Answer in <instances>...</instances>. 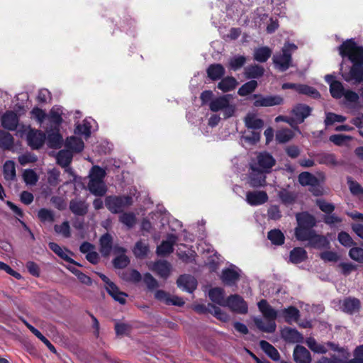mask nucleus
I'll return each mask as SVG.
<instances>
[{"label":"nucleus","mask_w":363,"mask_h":363,"mask_svg":"<svg viewBox=\"0 0 363 363\" xmlns=\"http://www.w3.org/2000/svg\"><path fill=\"white\" fill-rule=\"evenodd\" d=\"M63 108L60 106H54L48 116L50 122L58 128L62 123Z\"/></svg>","instance_id":"nucleus-26"},{"label":"nucleus","mask_w":363,"mask_h":363,"mask_svg":"<svg viewBox=\"0 0 363 363\" xmlns=\"http://www.w3.org/2000/svg\"><path fill=\"white\" fill-rule=\"evenodd\" d=\"M95 129H97L95 120L91 118H86L82 124H77L76 125L74 133L88 138L90 136L91 130H94Z\"/></svg>","instance_id":"nucleus-19"},{"label":"nucleus","mask_w":363,"mask_h":363,"mask_svg":"<svg viewBox=\"0 0 363 363\" xmlns=\"http://www.w3.org/2000/svg\"><path fill=\"white\" fill-rule=\"evenodd\" d=\"M171 265L167 261H157L153 265V270L162 278H167L170 274Z\"/></svg>","instance_id":"nucleus-36"},{"label":"nucleus","mask_w":363,"mask_h":363,"mask_svg":"<svg viewBox=\"0 0 363 363\" xmlns=\"http://www.w3.org/2000/svg\"><path fill=\"white\" fill-rule=\"evenodd\" d=\"M278 196L281 202L285 205H290L295 202L296 199V194L293 191H288L286 189L281 190Z\"/></svg>","instance_id":"nucleus-49"},{"label":"nucleus","mask_w":363,"mask_h":363,"mask_svg":"<svg viewBox=\"0 0 363 363\" xmlns=\"http://www.w3.org/2000/svg\"><path fill=\"white\" fill-rule=\"evenodd\" d=\"M133 203L131 196H108L105 199V206L112 213H122Z\"/></svg>","instance_id":"nucleus-6"},{"label":"nucleus","mask_w":363,"mask_h":363,"mask_svg":"<svg viewBox=\"0 0 363 363\" xmlns=\"http://www.w3.org/2000/svg\"><path fill=\"white\" fill-rule=\"evenodd\" d=\"M340 307L344 313L352 315L360 311L362 305L358 298L354 297H347L342 300Z\"/></svg>","instance_id":"nucleus-18"},{"label":"nucleus","mask_w":363,"mask_h":363,"mask_svg":"<svg viewBox=\"0 0 363 363\" xmlns=\"http://www.w3.org/2000/svg\"><path fill=\"white\" fill-rule=\"evenodd\" d=\"M240 269L235 265L224 269L222 272L221 279L223 282L228 286H233L238 281Z\"/></svg>","instance_id":"nucleus-13"},{"label":"nucleus","mask_w":363,"mask_h":363,"mask_svg":"<svg viewBox=\"0 0 363 363\" xmlns=\"http://www.w3.org/2000/svg\"><path fill=\"white\" fill-rule=\"evenodd\" d=\"M49 247L56 255L60 257L62 259L68 261L69 257L68 256L69 251L63 250L59 245L55 242H50L49 243Z\"/></svg>","instance_id":"nucleus-61"},{"label":"nucleus","mask_w":363,"mask_h":363,"mask_svg":"<svg viewBox=\"0 0 363 363\" xmlns=\"http://www.w3.org/2000/svg\"><path fill=\"white\" fill-rule=\"evenodd\" d=\"M257 86V82L255 80H251L242 85L238 91V94L241 96H245L253 92Z\"/></svg>","instance_id":"nucleus-53"},{"label":"nucleus","mask_w":363,"mask_h":363,"mask_svg":"<svg viewBox=\"0 0 363 363\" xmlns=\"http://www.w3.org/2000/svg\"><path fill=\"white\" fill-rule=\"evenodd\" d=\"M347 184L352 194L357 196H363V188L359 183L353 181L351 177H348Z\"/></svg>","instance_id":"nucleus-60"},{"label":"nucleus","mask_w":363,"mask_h":363,"mask_svg":"<svg viewBox=\"0 0 363 363\" xmlns=\"http://www.w3.org/2000/svg\"><path fill=\"white\" fill-rule=\"evenodd\" d=\"M297 46L294 43H286L281 52L273 56V62L275 67L281 72H284L291 65L292 53L296 51Z\"/></svg>","instance_id":"nucleus-4"},{"label":"nucleus","mask_w":363,"mask_h":363,"mask_svg":"<svg viewBox=\"0 0 363 363\" xmlns=\"http://www.w3.org/2000/svg\"><path fill=\"white\" fill-rule=\"evenodd\" d=\"M330 92L333 98L340 99L343 96L345 91L342 83L337 81L330 83Z\"/></svg>","instance_id":"nucleus-54"},{"label":"nucleus","mask_w":363,"mask_h":363,"mask_svg":"<svg viewBox=\"0 0 363 363\" xmlns=\"http://www.w3.org/2000/svg\"><path fill=\"white\" fill-rule=\"evenodd\" d=\"M312 108L306 104H298L296 105L292 111V120L296 123H301L304 120L311 115Z\"/></svg>","instance_id":"nucleus-15"},{"label":"nucleus","mask_w":363,"mask_h":363,"mask_svg":"<svg viewBox=\"0 0 363 363\" xmlns=\"http://www.w3.org/2000/svg\"><path fill=\"white\" fill-rule=\"evenodd\" d=\"M268 200L267 194L264 191H247L246 193V202L250 206H259Z\"/></svg>","instance_id":"nucleus-20"},{"label":"nucleus","mask_w":363,"mask_h":363,"mask_svg":"<svg viewBox=\"0 0 363 363\" xmlns=\"http://www.w3.org/2000/svg\"><path fill=\"white\" fill-rule=\"evenodd\" d=\"M106 175V170L99 166L95 165L90 169L88 189L92 194L101 196L106 193L107 188L104 181Z\"/></svg>","instance_id":"nucleus-3"},{"label":"nucleus","mask_w":363,"mask_h":363,"mask_svg":"<svg viewBox=\"0 0 363 363\" xmlns=\"http://www.w3.org/2000/svg\"><path fill=\"white\" fill-rule=\"evenodd\" d=\"M177 284L179 289L189 293H193L197 287L196 279L189 274L181 275L178 278Z\"/></svg>","instance_id":"nucleus-17"},{"label":"nucleus","mask_w":363,"mask_h":363,"mask_svg":"<svg viewBox=\"0 0 363 363\" xmlns=\"http://www.w3.org/2000/svg\"><path fill=\"white\" fill-rule=\"evenodd\" d=\"M251 172L249 176V184L252 187H260L266 184L267 172L257 168L256 164H250Z\"/></svg>","instance_id":"nucleus-9"},{"label":"nucleus","mask_w":363,"mask_h":363,"mask_svg":"<svg viewBox=\"0 0 363 363\" xmlns=\"http://www.w3.org/2000/svg\"><path fill=\"white\" fill-rule=\"evenodd\" d=\"M339 54L344 59L347 57L352 63L350 70L342 71L345 81L356 85L363 82V48L357 46L352 40H347L338 48Z\"/></svg>","instance_id":"nucleus-1"},{"label":"nucleus","mask_w":363,"mask_h":363,"mask_svg":"<svg viewBox=\"0 0 363 363\" xmlns=\"http://www.w3.org/2000/svg\"><path fill=\"white\" fill-rule=\"evenodd\" d=\"M210 299L221 306H225L226 299L224 298V290L219 287L211 289L208 292Z\"/></svg>","instance_id":"nucleus-35"},{"label":"nucleus","mask_w":363,"mask_h":363,"mask_svg":"<svg viewBox=\"0 0 363 363\" xmlns=\"http://www.w3.org/2000/svg\"><path fill=\"white\" fill-rule=\"evenodd\" d=\"M65 147L72 152H80L84 147V144L81 138L75 136H70L67 138Z\"/></svg>","instance_id":"nucleus-31"},{"label":"nucleus","mask_w":363,"mask_h":363,"mask_svg":"<svg viewBox=\"0 0 363 363\" xmlns=\"http://www.w3.org/2000/svg\"><path fill=\"white\" fill-rule=\"evenodd\" d=\"M294 137V133L291 130L285 128L278 130L276 133V140L279 143L289 142Z\"/></svg>","instance_id":"nucleus-52"},{"label":"nucleus","mask_w":363,"mask_h":363,"mask_svg":"<svg viewBox=\"0 0 363 363\" xmlns=\"http://www.w3.org/2000/svg\"><path fill=\"white\" fill-rule=\"evenodd\" d=\"M23 179L27 185H35L38 180V177L33 169H25L23 172Z\"/></svg>","instance_id":"nucleus-55"},{"label":"nucleus","mask_w":363,"mask_h":363,"mask_svg":"<svg viewBox=\"0 0 363 363\" xmlns=\"http://www.w3.org/2000/svg\"><path fill=\"white\" fill-rule=\"evenodd\" d=\"M28 145L34 150L40 148L45 142V134L40 130H30L26 136Z\"/></svg>","instance_id":"nucleus-14"},{"label":"nucleus","mask_w":363,"mask_h":363,"mask_svg":"<svg viewBox=\"0 0 363 363\" xmlns=\"http://www.w3.org/2000/svg\"><path fill=\"white\" fill-rule=\"evenodd\" d=\"M72 151L69 149L62 150L56 155L57 162L62 167L69 166L72 160Z\"/></svg>","instance_id":"nucleus-32"},{"label":"nucleus","mask_w":363,"mask_h":363,"mask_svg":"<svg viewBox=\"0 0 363 363\" xmlns=\"http://www.w3.org/2000/svg\"><path fill=\"white\" fill-rule=\"evenodd\" d=\"M350 257L359 262L363 263V249L359 247H352L349 251Z\"/></svg>","instance_id":"nucleus-64"},{"label":"nucleus","mask_w":363,"mask_h":363,"mask_svg":"<svg viewBox=\"0 0 363 363\" xmlns=\"http://www.w3.org/2000/svg\"><path fill=\"white\" fill-rule=\"evenodd\" d=\"M225 306L228 307L232 311L240 314H245L248 311L247 303L240 296L237 294L228 296Z\"/></svg>","instance_id":"nucleus-8"},{"label":"nucleus","mask_w":363,"mask_h":363,"mask_svg":"<svg viewBox=\"0 0 363 363\" xmlns=\"http://www.w3.org/2000/svg\"><path fill=\"white\" fill-rule=\"evenodd\" d=\"M208 77L215 81L220 79L225 74V68L220 64L211 65L207 70Z\"/></svg>","instance_id":"nucleus-33"},{"label":"nucleus","mask_w":363,"mask_h":363,"mask_svg":"<svg viewBox=\"0 0 363 363\" xmlns=\"http://www.w3.org/2000/svg\"><path fill=\"white\" fill-rule=\"evenodd\" d=\"M307 258V252L302 247H295L290 252L289 259L292 263L298 264L305 261Z\"/></svg>","instance_id":"nucleus-41"},{"label":"nucleus","mask_w":363,"mask_h":363,"mask_svg":"<svg viewBox=\"0 0 363 363\" xmlns=\"http://www.w3.org/2000/svg\"><path fill=\"white\" fill-rule=\"evenodd\" d=\"M112 237L110 234L106 233L100 238V252L104 256L110 254L112 250Z\"/></svg>","instance_id":"nucleus-40"},{"label":"nucleus","mask_w":363,"mask_h":363,"mask_svg":"<svg viewBox=\"0 0 363 363\" xmlns=\"http://www.w3.org/2000/svg\"><path fill=\"white\" fill-rule=\"evenodd\" d=\"M307 346L314 352L319 354H325L328 352L327 347L318 344L313 337H308L306 340Z\"/></svg>","instance_id":"nucleus-51"},{"label":"nucleus","mask_w":363,"mask_h":363,"mask_svg":"<svg viewBox=\"0 0 363 363\" xmlns=\"http://www.w3.org/2000/svg\"><path fill=\"white\" fill-rule=\"evenodd\" d=\"M70 211L77 216H84L88 211V204L84 201L72 199L69 202Z\"/></svg>","instance_id":"nucleus-23"},{"label":"nucleus","mask_w":363,"mask_h":363,"mask_svg":"<svg viewBox=\"0 0 363 363\" xmlns=\"http://www.w3.org/2000/svg\"><path fill=\"white\" fill-rule=\"evenodd\" d=\"M272 50L268 47H261L255 50L254 59L259 62H265L270 57Z\"/></svg>","instance_id":"nucleus-43"},{"label":"nucleus","mask_w":363,"mask_h":363,"mask_svg":"<svg viewBox=\"0 0 363 363\" xmlns=\"http://www.w3.org/2000/svg\"><path fill=\"white\" fill-rule=\"evenodd\" d=\"M246 62V58L242 55H235L229 61V67L231 69L236 71L240 69Z\"/></svg>","instance_id":"nucleus-57"},{"label":"nucleus","mask_w":363,"mask_h":363,"mask_svg":"<svg viewBox=\"0 0 363 363\" xmlns=\"http://www.w3.org/2000/svg\"><path fill=\"white\" fill-rule=\"evenodd\" d=\"M282 337L289 342H299L303 340V336L296 329L291 328H285L281 330Z\"/></svg>","instance_id":"nucleus-25"},{"label":"nucleus","mask_w":363,"mask_h":363,"mask_svg":"<svg viewBox=\"0 0 363 363\" xmlns=\"http://www.w3.org/2000/svg\"><path fill=\"white\" fill-rule=\"evenodd\" d=\"M298 93L313 97V99H318L320 96V93L315 88L306 84H300Z\"/></svg>","instance_id":"nucleus-56"},{"label":"nucleus","mask_w":363,"mask_h":363,"mask_svg":"<svg viewBox=\"0 0 363 363\" xmlns=\"http://www.w3.org/2000/svg\"><path fill=\"white\" fill-rule=\"evenodd\" d=\"M267 238L274 245H281L284 242L285 237L279 229H273L268 232Z\"/></svg>","instance_id":"nucleus-44"},{"label":"nucleus","mask_w":363,"mask_h":363,"mask_svg":"<svg viewBox=\"0 0 363 363\" xmlns=\"http://www.w3.org/2000/svg\"><path fill=\"white\" fill-rule=\"evenodd\" d=\"M4 177L7 182H13L16 179V165L12 160H7L3 166Z\"/></svg>","instance_id":"nucleus-30"},{"label":"nucleus","mask_w":363,"mask_h":363,"mask_svg":"<svg viewBox=\"0 0 363 363\" xmlns=\"http://www.w3.org/2000/svg\"><path fill=\"white\" fill-rule=\"evenodd\" d=\"M133 252L137 258H144L149 252L148 244L146 242L139 240L135 243Z\"/></svg>","instance_id":"nucleus-45"},{"label":"nucleus","mask_w":363,"mask_h":363,"mask_svg":"<svg viewBox=\"0 0 363 363\" xmlns=\"http://www.w3.org/2000/svg\"><path fill=\"white\" fill-rule=\"evenodd\" d=\"M38 216L39 219L45 223V222H49L52 223L55 220V216L53 212L51 210L47 209V208H41L39 210L38 213Z\"/></svg>","instance_id":"nucleus-62"},{"label":"nucleus","mask_w":363,"mask_h":363,"mask_svg":"<svg viewBox=\"0 0 363 363\" xmlns=\"http://www.w3.org/2000/svg\"><path fill=\"white\" fill-rule=\"evenodd\" d=\"M296 363H311V356L310 352L303 346L296 345L293 353Z\"/></svg>","instance_id":"nucleus-22"},{"label":"nucleus","mask_w":363,"mask_h":363,"mask_svg":"<svg viewBox=\"0 0 363 363\" xmlns=\"http://www.w3.org/2000/svg\"><path fill=\"white\" fill-rule=\"evenodd\" d=\"M209 313L223 322H226L229 320V315L225 312L213 304H209Z\"/></svg>","instance_id":"nucleus-58"},{"label":"nucleus","mask_w":363,"mask_h":363,"mask_svg":"<svg viewBox=\"0 0 363 363\" xmlns=\"http://www.w3.org/2000/svg\"><path fill=\"white\" fill-rule=\"evenodd\" d=\"M233 97L230 94H226L217 97L209 103V108L213 112L222 111L225 118L233 116L235 111V105L230 101Z\"/></svg>","instance_id":"nucleus-5"},{"label":"nucleus","mask_w":363,"mask_h":363,"mask_svg":"<svg viewBox=\"0 0 363 363\" xmlns=\"http://www.w3.org/2000/svg\"><path fill=\"white\" fill-rule=\"evenodd\" d=\"M327 345L330 348V350L335 352H337L341 354V358H340L339 359H342L345 361L346 363H347V360L350 357V352L347 349L339 347L338 345H336L331 342H328L327 343Z\"/></svg>","instance_id":"nucleus-59"},{"label":"nucleus","mask_w":363,"mask_h":363,"mask_svg":"<svg viewBox=\"0 0 363 363\" xmlns=\"http://www.w3.org/2000/svg\"><path fill=\"white\" fill-rule=\"evenodd\" d=\"M99 277L105 283V287L108 294L115 301L119 302L121 304H124L125 303V298L128 296L127 294L121 291L117 286L113 282L111 281L106 275L99 274Z\"/></svg>","instance_id":"nucleus-7"},{"label":"nucleus","mask_w":363,"mask_h":363,"mask_svg":"<svg viewBox=\"0 0 363 363\" xmlns=\"http://www.w3.org/2000/svg\"><path fill=\"white\" fill-rule=\"evenodd\" d=\"M261 349L274 361H278L280 355L278 350L266 340L259 342Z\"/></svg>","instance_id":"nucleus-38"},{"label":"nucleus","mask_w":363,"mask_h":363,"mask_svg":"<svg viewBox=\"0 0 363 363\" xmlns=\"http://www.w3.org/2000/svg\"><path fill=\"white\" fill-rule=\"evenodd\" d=\"M177 240V237L174 234H169L167 240H164L157 246L156 252L159 256H166L174 250V245Z\"/></svg>","instance_id":"nucleus-21"},{"label":"nucleus","mask_w":363,"mask_h":363,"mask_svg":"<svg viewBox=\"0 0 363 363\" xmlns=\"http://www.w3.org/2000/svg\"><path fill=\"white\" fill-rule=\"evenodd\" d=\"M257 306L265 320L261 317H254L253 321L256 327L262 332L274 333L277 328L275 320L279 314V311L275 310L265 299L259 301Z\"/></svg>","instance_id":"nucleus-2"},{"label":"nucleus","mask_w":363,"mask_h":363,"mask_svg":"<svg viewBox=\"0 0 363 363\" xmlns=\"http://www.w3.org/2000/svg\"><path fill=\"white\" fill-rule=\"evenodd\" d=\"M264 68L262 66L251 65L245 69V76L247 79H257L264 74Z\"/></svg>","instance_id":"nucleus-42"},{"label":"nucleus","mask_w":363,"mask_h":363,"mask_svg":"<svg viewBox=\"0 0 363 363\" xmlns=\"http://www.w3.org/2000/svg\"><path fill=\"white\" fill-rule=\"evenodd\" d=\"M114 251L116 253H121V255H118L113 259V265L116 268L122 269L125 268L130 263L129 258L124 255L126 250L122 247H114Z\"/></svg>","instance_id":"nucleus-24"},{"label":"nucleus","mask_w":363,"mask_h":363,"mask_svg":"<svg viewBox=\"0 0 363 363\" xmlns=\"http://www.w3.org/2000/svg\"><path fill=\"white\" fill-rule=\"evenodd\" d=\"M279 314L284 316L285 321L288 323L297 321L300 315L299 311L294 306H289L280 311Z\"/></svg>","instance_id":"nucleus-34"},{"label":"nucleus","mask_w":363,"mask_h":363,"mask_svg":"<svg viewBox=\"0 0 363 363\" xmlns=\"http://www.w3.org/2000/svg\"><path fill=\"white\" fill-rule=\"evenodd\" d=\"M251 164H256L258 169L269 172L272 167L275 164V160L269 153L263 152L257 155V162Z\"/></svg>","instance_id":"nucleus-12"},{"label":"nucleus","mask_w":363,"mask_h":363,"mask_svg":"<svg viewBox=\"0 0 363 363\" xmlns=\"http://www.w3.org/2000/svg\"><path fill=\"white\" fill-rule=\"evenodd\" d=\"M298 182L302 186H311L314 195L320 194V191L319 190H316L315 189L319 186V181L318 179L312 174L304 172L301 173L298 175Z\"/></svg>","instance_id":"nucleus-16"},{"label":"nucleus","mask_w":363,"mask_h":363,"mask_svg":"<svg viewBox=\"0 0 363 363\" xmlns=\"http://www.w3.org/2000/svg\"><path fill=\"white\" fill-rule=\"evenodd\" d=\"M257 130H253L252 131L245 133L242 136V139L249 144L257 143L260 139V133Z\"/></svg>","instance_id":"nucleus-63"},{"label":"nucleus","mask_w":363,"mask_h":363,"mask_svg":"<svg viewBox=\"0 0 363 363\" xmlns=\"http://www.w3.org/2000/svg\"><path fill=\"white\" fill-rule=\"evenodd\" d=\"M254 106H273L283 103V99L278 95L263 96L261 94H254Z\"/></svg>","instance_id":"nucleus-10"},{"label":"nucleus","mask_w":363,"mask_h":363,"mask_svg":"<svg viewBox=\"0 0 363 363\" xmlns=\"http://www.w3.org/2000/svg\"><path fill=\"white\" fill-rule=\"evenodd\" d=\"M296 218L297 220L298 225L299 226L313 228L316 224L315 218L306 212L297 213Z\"/></svg>","instance_id":"nucleus-29"},{"label":"nucleus","mask_w":363,"mask_h":363,"mask_svg":"<svg viewBox=\"0 0 363 363\" xmlns=\"http://www.w3.org/2000/svg\"><path fill=\"white\" fill-rule=\"evenodd\" d=\"M308 244L313 247L323 249L328 247L330 242L326 237L317 235L315 232H314L310 240L308 241Z\"/></svg>","instance_id":"nucleus-37"},{"label":"nucleus","mask_w":363,"mask_h":363,"mask_svg":"<svg viewBox=\"0 0 363 363\" xmlns=\"http://www.w3.org/2000/svg\"><path fill=\"white\" fill-rule=\"evenodd\" d=\"M119 221L130 229L135 225L136 216L132 212L123 213L119 216Z\"/></svg>","instance_id":"nucleus-50"},{"label":"nucleus","mask_w":363,"mask_h":363,"mask_svg":"<svg viewBox=\"0 0 363 363\" xmlns=\"http://www.w3.org/2000/svg\"><path fill=\"white\" fill-rule=\"evenodd\" d=\"M315 230L311 228L299 226L295 229V235L300 241H309Z\"/></svg>","instance_id":"nucleus-39"},{"label":"nucleus","mask_w":363,"mask_h":363,"mask_svg":"<svg viewBox=\"0 0 363 363\" xmlns=\"http://www.w3.org/2000/svg\"><path fill=\"white\" fill-rule=\"evenodd\" d=\"M245 125L248 129L261 130L264 125V122L262 119L257 117L255 113H248L245 117Z\"/></svg>","instance_id":"nucleus-28"},{"label":"nucleus","mask_w":363,"mask_h":363,"mask_svg":"<svg viewBox=\"0 0 363 363\" xmlns=\"http://www.w3.org/2000/svg\"><path fill=\"white\" fill-rule=\"evenodd\" d=\"M317 160L320 164L335 166L338 164L335 155L332 153H320L317 155Z\"/></svg>","instance_id":"nucleus-48"},{"label":"nucleus","mask_w":363,"mask_h":363,"mask_svg":"<svg viewBox=\"0 0 363 363\" xmlns=\"http://www.w3.org/2000/svg\"><path fill=\"white\" fill-rule=\"evenodd\" d=\"M238 84L236 79L233 77L223 78L218 84V88L224 92L234 89Z\"/></svg>","instance_id":"nucleus-47"},{"label":"nucleus","mask_w":363,"mask_h":363,"mask_svg":"<svg viewBox=\"0 0 363 363\" xmlns=\"http://www.w3.org/2000/svg\"><path fill=\"white\" fill-rule=\"evenodd\" d=\"M48 145L51 148H60L62 144V137L57 129L55 132L48 133Z\"/></svg>","instance_id":"nucleus-46"},{"label":"nucleus","mask_w":363,"mask_h":363,"mask_svg":"<svg viewBox=\"0 0 363 363\" xmlns=\"http://www.w3.org/2000/svg\"><path fill=\"white\" fill-rule=\"evenodd\" d=\"M1 126L8 130L13 131L18 128L19 123V117L18 114L13 111H6L1 118Z\"/></svg>","instance_id":"nucleus-11"},{"label":"nucleus","mask_w":363,"mask_h":363,"mask_svg":"<svg viewBox=\"0 0 363 363\" xmlns=\"http://www.w3.org/2000/svg\"><path fill=\"white\" fill-rule=\"evenodd\" d=\"M0 147L5 150H14V138L9 132L0 130Z\"/></svg>","instance_id":"nucleus-27"}]
</instances>
